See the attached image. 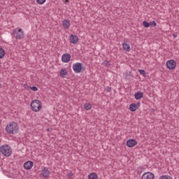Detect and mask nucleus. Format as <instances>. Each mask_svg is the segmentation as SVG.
<instances>
[{"instance_id": "11", "label": "nucleus", "mask_w": 179, "mask_h": 179, "mask_svg": "<svg viewBox=\"0 0 179 179\" xmlns=\"http://www.w3.org/2000/svg\"><path fill=\"white\" fill-rule=\"evenodd\" d=\"M34 164L31 161H27L24 164V169L25 170H31Z\"/></svg>"}, {"instance_id": "10", "label": "nucleus", "mask_w": 179, "mask_h": 179, "mask_svg": "<svg viewBox=\"0 0 179 179\" xmlns=\"http://www.w3.org/2000/svg\"><path fill=\"white\" fill-rule=\"evenodd\" d=\"M41 174L44 178H48V176H50L51 173L50 172V170H48V168L44 166L41 171Z\"/></svg>"}, {"instance_id": "28", "label": "nucleus", "mask_w": 179, "mask_h": 179, "mask_svg": "<svg viewBox=\"0 0 179 179\" xmlns=\"http://www.w3.org/2000/svg\"><path fill=\"white\" fill-rule=\"evenodd\" d=\"M72 177H73V173H69L67 174V178H68V179H72Z\"/></svg>"}, {"instance_id": "21", "label": "nucleus", "mask_w": 179, "mask_h": 179, "mask_svg": "<svg viewBox=\"0 0 179 179\" xmlns=\"http://www.w3.org/2000/svg\"><path fill=\"white\" fill-rule=\"evenodd\" d=\"M85 110H92V104L91 103H85L84 104Z\"/></svg>"}, {"instance_id": "25", "label": "nucleus", "mask_w": 179, "mask_h": 179, "mask_svg": "<svg viewBox=\"0 0 179 179\" xmlns=\"http://www.w3.org/2000/svg\"><path fill=\"white\" fill-rule=\"evenodd\" d=\"M150 26L151 27H156V26H157V24L155 21H152L150 22Z\"/></svg>"}, {"instance_id": "15", "label": "nucleus", "mask_w": 179, "mask_h": 179, "mask_svg": "<svg viewBox=\"0 0 179 179\" xmlns=\"http://www.w3.org/2000/svg\"><path fill=\"white\" fill-rule=\"evenodd\" d=\"M71 27V22L69 20H64L63 21V27L64 29H69Z\"/></svg>"}, {"instance_id": "14", "label": "nucleus", "mask_w": 179, "mask_h": 179, "mask_svg": "<svg viewBox=\"0 0 179 179\" xmlns=\"http://www.w3.org/2000/svg\"><path fill=\"white\" fill-rule=\"evenodd\" d=\"M122 48L124 51H126V52H129V51L131 50V46L129 45V44L126 43H122Z\"/></svg>"}, {"instance_id": "24", "label": "nucleus", "mask_w": 179, "mask_h": 179, "mask_svg": "<svg viewBox=\"0 0 179 179\" xmlns=\"http://www.w3.org/2000/svg\"><path fill=\"white\" fill-rule=\"evenodd\" d=\"M45 1L47 0H36V2L38 5H43V3H45Z\"/></svg>"}, {"instance_id": "27", "label": "nucleus", "mask_w": 179, "mask_h": 179, "mask_svg": "<svg viewBox=\"0 0 179 179\" xmlns=\"http://www.w3.org/2000/svg\"><path fill=\"white\" fill-rule=\"evenodd\" d=\"M30 89H31V90H32L33 92H37V90H38V88H37V87H36V86L31 87Z\"/></svg>"}, {"instance_id": "18", "label": "nucleus", "mask_w": 179, "mask_h": 179, "mask_svg": "<svg viewBox=\"0 0 179 179\" xmlns=\"http://www.w3.org/2000/svg\"><path fill=\"white\" fill-rule=\"evenodd\" d=\"M68 75V71H66V69H62L60 71V76L64 78V76H66Z\"/></svg>"}, {"instance_id": "23", "label": "nucleus", "mask_w": 179, "mask_h": 179, "mask_svg": "<svg viewBox=\"0 0 179 179\" xmlns=\"http://www.w3.org/2000/svg\"><path fill=\"white\" fill-rule=\"evenodd\" d=\"M103 65H104L105 66H111V64H110V61H108V60H105V61L103 62Z\"/></svg>"}, {"instance_id": "7", "label": "nucleus", "mask_w": 179, "mask_h": 179, "mask_svg": "<svg viewBox=\"0 0 179 179\" xmlns=\"http://www.w3.org/2000/svg\"><path fill=\"white\" fill-rule=\"evenodd\" d=\"M138 145V141L135 139H129L127 141V146L128 148H134V146H136Z\"/></svg>"}, {"instance_id": "9", "label": "nucleus", "mask_w": 179, "mask_h": 179, "mask_svg": "<svg viewBox=\"0 0 179 179\" xmlns=\"http://www.w3.org/2000/svg\"><path fill=\"white\" fill-rule=\"evenodd\" d=\"M141 107V103H131L129 105V110L130 111H132L133 113L136 111L138 108Z\"/></svg>"}, {"instance_id": "6", "label": "nucleus", "mask_w": 179, "mask_h": 179, "mask_svg": "<svg viewBox=\"0 0 179 179\" xmlns=\"http://www.w3.org/2000/svg\"><path fill=\"white\" fill-rule=\"evenodd\" d=\"M73 69L75 73H80L83 67L82 66V63H76L73 64Z\"/></svg>"}, {"instance_id": "30", "label": "nucleus", "mask_w": 179, "mask_h": 179, "mask_svg": "<svg viewBox=\"0 0 179 179\" xmlns=\"http://www.w3.org/2000/svg\"><path fill=\"white\" fill-rule=\"evenodd\" d=\"M64 3H69V0H63Z\"/></svg>"}, {"instance_id": "13", "label": "nucleus", "mask_w": 179, "mask_h": 179, "mask_svg": "<svg viewBox=\"0 0 179 179\" xmlns=\"http://www.w3.org/2000/svg\"><path fill=\"white\" fill-rule=\"evenodd\" d=\"M79 41V38H78V36L76 35L71 34L70 36V43L72 44H78V42Z\"/></svg>"}, {"instance_id": "22", "label": "nucleus", "mask_w": 179, "mask_h": 179, "mask_svg": "<svg viewBox=\"0 0 179 179\" xmlns=\"http://www.w3.org/2000/svg\"><path fill=\"white\" fill-rule=\"evenodd\" d=\"M143 25L144 26V27H146V28H148L150 27V24L146 21L143 22Z\"/></svg>"}, {"instance_id": "2", "label": "nucleus", "mask_w": 179, "mask_h": 179, "mask_svg": "<svg viewBox=\"0 0 179 179\" xmlns=\"http://www.w3.org/2000/svg\"><path fill=\"white\" fill-rule=\"evenodd\" d=\"M0 152L6 157H10L12 156V148L9 145H3L0 147Z\"/></svg>"}, {"instance_id": "3", "label": "nucleus", "mask_w": 179, "mask_h": 179, "mask_svg": "<svg viewBox=\"0 0 179 179\" xmlns=\"http://www.w3.org/2000/svg\"><path fill=\"white\" fill-rule=\"evenodd\" d=\"M43 105L41 103V101L38 99H34L31 103V108L32 111L35 113H38L41 110Z\"/></svg>"}, {"instance_id": "26", "label": "nucleus", "mask_w": 179, "mask_h": 179, "mask_svg": "<svg viewBox=\"0 0 179 179\" xmlns=\"http://www.w3.org/2000/svg\"><path fill=\"white\" fill-rule=\"evenodd\" d=\"M138 72L140 75H143V76H145V75H146V71H145V70L139 69Z\"/></svg>"}, {"instance_id": "8", "label": "nucleus", "mask_w": 179, "mask_h": 179, "mask_svg": "<svg viewBox=\"0 0 179 179\" xmlns=\"http://www.w3.org/2000/svg\"><path fill=\"white\" fill-rule=\"evenodd\" d=\"M141 179H155V174L151 172H145L143 174Z\"/></svg>"}, {"instance_id": "1", "label": "nucleus", "mask_w": 179, "mask_h": 179, "mask_svg": "<svg viewBox=\"0 0 179 179\" xmlns=\"http://www.w3.org/2000/svg\"><path fill=\"white\" fill-rule=\"evenodd\" d=\"M17 131H19V126H17V123L15 122H10L6 127V131L7 134L15 135V134H17Z\"/></svg>"}, {"instance_id": "4", "label": "nucleus", "mask_w": 179, "mask_h": 179, "mask_svg": "<svg viewBox=\"0 0 179 179\" xmlns=\"http://www.w3.org/2000/svg\"><path fill=\"white\" fill-rule=\"evenodd\" d=\"M13 36L16 40H22L24 37V32H23L22 28H16L13 31Z\"/></svg>"}, {"instance_id": "16", "label": "nucleus", "mask_w": 179, "mask_h": 179, "mask_svg": "<svg viewBox=\"0 0 179 179\" xmlns=\"http://www.w3.org/2000/svg\"><path fill=\"white\" fill-rule=\"evenodd\" d=\"M134 97H135L136 100H141V99H142V97H143V93L141 92H136L134 94Z\"/></svg>"}, {"instance_id": "5", "label": "nucleus", "mask_w": 179, "mask_h": 179, "mask_svg": "<svg viewBox=\"0 0 179 179\" xmlns=\"http://www.w3.org/2000/svg\"><path fill=\"white\" fill-rule=\"evenodd\" d=\"M166 65L168 69L172 71L173 69H176V66H177V63L176 62V61L171 59L166 62Z\"/></svg>"}, {"instance_id": "12", "label": "nucleus", "mask_w": 179, "mask_h": 179, "mask_svg": "<svg viewBox=\"0 0 179 179\" xmlns=\"http://www.w3.org/2000/svg\"><path fill=\"white\" fill-rule=\"evenodd\" d=\"M62 62H69L71 61V55L69 53L64 54L62 57Z\"/></svg>"}, {"instance_id": "32", "label": "nucleus", "mask_w": 179, "mask_h": 179, "mask_svg": "<svg viewBox=\"0 0 179 179\" xmlns=\"http://www.w3.org/2000/svg\"><path fill=\"white\" fill-rule=\"evenodd\" d=\"M0 87H1V84H0Z\"/></svg>"}, {"instance_id": "17", "label": "nucleus", "mask_w": 179, "mask_h": 179, "mask_svg": "<svg viewBox=\"0 0 179 179\" xmlns=\"http://www.w3.org/2000/svg\"><path fill=\"white\" fill-rule=\"evenodd\" d=\"M132 78H134V75L132 74L131 71H129V73L128 72L126 73L125 79H127V80H131Z\"/></svg>"}, {"instance_id": "29", "label": "nucleus", "mask_w": 179, "mask_h": 179, "mask_svg": "<svg viewBox=\"0 0 179 179\" xmlns=\"http://www.w3.org/2000/svg\"><path fill=\"white\" fill-rule=\"evenodd\" d=\"M105 90H106V92H108V93H110V92H111V87H106L105 88Z\"/></svg>"}, {"instance_id": "31", "label": "nucleus", "mask_w": 179, "mask_h": 179, "mask_svg": "<svg viewBox=\"0 0 179 179\" xmlns=\"http://www.w3.org/2000/svg\"><path fill=\"white\" fill-rule=\"evenodd\" d=\"M173 37H174V38H176V37H177V34H173Z\"/></svg>"}, {"instance_id": "19", "label": "nucleus", "mask_w": 179, "mask_h": 179, "mask_svg": "<svg viewBox=\"0 0 179 179\" xmlns=\"http://www.w3.org/2000/svg\"><path fill=\"white\" fill-rule=\"evenodd\" d=\"M98 176L97 174L96 173H91L89 176H88V179H97Z\"/></svg>"}, {"instance_id": "20", "label": "nucleus", "mask_w": 179, "mask_h": 179, "mask_svg": "<svg viewBox=\"0 0 179 179\" xmlns=\"http://www.w3.org/2000/svg\"><path fill=\"white\" fill-rule=\"evenodd\" d=\"M5 57V50L0 48V59Z\"/></svg>"}]
</instances>
